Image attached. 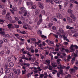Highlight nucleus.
I'll return each mask as SVG.
<instances>
[{
	"mask_svg": "<svg viewBox=\"0 0 78 78\" xmlns=\"http://www.w3.org/2000/svg\"><path fill=\"white\" fill-rule=\"evenodd\" d=\"M56 16L57 18H58V19H63V18H64V17H63V16L60 13H56Z\"/></svg>",
	"mask_w": 78,
	"mask_h": 78,
	"instance_id": "f257e3e1",
	"label": "nucleus"
},
{
	"mask_svg": "<svg viewBox=\"0 0 78 78\" xmlns=\"http://www.w3.org/2000/svg\"><path fill=\"white\" fill-rule=\"evenodd\" d=\"M12 69L11 68H9L8 69H7L5 71V73H9L11 71Z\"/></svg>",
	"mask_w": 78,
	"mask_h": 78,
	"instance_id": "f03ea898",
	"label": "nucleus"
},
{
	"mask_svg": "<svg viewBox=\"0 0 78 78\" xmlns=\"http://www.w3.org/2000/svg\"><path fill=\"white\" fill-rule=\"evenodd\" d=\"M70 16L71 17L73 18V20H75V18L73 13H70Z\"/></svg>",
	"mask_w": 78,
	"mask_h": 78,
	"instance_id": "7ed1b4c3",
	"label": "nucleus"
},
{
	"mask_svg": "<svg viewBox=\"0 0 78 78\" xmlns=\"http://www.w3.org/2000/svg\"><path fill=\"white\" fill-rule=\"evenodd\" d=\"M4 36L6 38H11L12 37V36L8 34H5L4 35Z\"/></svg>",
	"mask_w": 78,
	"mask_h": 78,
	"instance_id": "20e7f679",
	"label": "nucleus"
},
{
	"mask_svg": "<svg viewBox=\"0 0 78 78\" xmlns=\"http://www.w3.org/2000/svg\"><path fill=\"white\" fill-rule=\"evenodd\" d=\"M39 6L41 9L44 8V5L41 2H38Z\"/></svg>",
	"mask_w": 78,
	"mask_h": 78,
	"instance_id": "39448f33",
	"label": "nucleus"
},
{
	"mask_svg": "<svg viewBox=\"0 0 78 78\" xmlns=\"http://www.w3.org/2000/svg\"><path fill=\"white\" fill-rule=\"evenodd\" d=\"M67 19L68 22L69 23H71L72 21V19L69 17H67Z\"/></svg>",
	"mask_w": 78,
	"mask_h": 78,
	"instance_id": "423d86ee",
	"label": "nucleus"
},
{
	"mask_svg": "<svg viewBox=\"0 0 78 78\" xmlns=\"http://www.w3.org/2000/svg\"><path fill=\"white\" fill-rule=\"evenodd\" d=\"M73 47H74V46L73 44H72L70 46V49L72 51H75V50L73 48Z\"/></svg>",
	"mask_w": 78,
	"mask_h": 78,
	"instance_id": "0eeeda50",
	"label": "nucleus"
},
{
	"mask_svg": "<svg viewBox=\"0 0 78 78\" xmlns=\"http://www.w3.org/2000/svg\"><path fill=\"white\" fill-rule=\"evenodd\" d=\"M51 22H53L54 21H55L56 22H57V20L56 18L54 17H53L51 19Z\"/></svg>",
	"mask_w": 78,
	"mask_h": 78,
	"instance_id": "6e6552de",
	"label": "nucleus"
},
{
	"mask_svg": "<svg viewBox=\"0 0 78 78\" xmlns=\"http://www.w3.org/2000/svg\"><path fill=\"white\" fill-rule=\"evenodd\" d=\"M5 18L8 20H12V18L10 16H9L5 17Z\"/></svg>",
	"mask_w": 78,
	"mask_h": 78,
	"instance_id": "1a4fd4ad",
	"label": "nucleus"
},
{
	"mask_svg": "<svg viewBox=\"0 0 78 78\" xmlns=\"http://www.w3.org/2000/svg\"><path fill=\"white\" fill-rule=\"evenodd\" d=\"M51 65H52V66L54 67H56L57 66V64L55 62L51 63Z\"/></svg>",
	"mask_w": 78,
	"mask_h": 78,
	"instance_id": "9d476101",
	"label": "nucleus"
},
{
	"mask_svg": "<svg viewBox=\"0 0 78 78\" xmlns=\"http://www.w3.org/2000/svg\"><path fill=\"white\" fill-rule=\"evenodd\" d=\"M73 12V10H71L70 9H69L67 11L68 13H69V14H71Z\"/></svg>",
	"mask_w": 78,
	"mask_h": 78,
	"instance_id": "9b49d317",
	"label": "nucleus"
},
{
	"mask_svg": "<svg viewBox=\"0 0 78 78\" xmlns=\"http://www.w3.org/2000/svg\"><path fill=\"white\" fill-rule=\"evenodd\" d=\"M56 3H61L60 0H53Z\"/></svg>",
	"mask_w": 78,
	"mask_h": 78,
	"instance_id": "f8f14e48",
	"label": "nucleus"
},
{
	"mask_svg": "<svg viewBox=\"0 0 78 78\" xmlns=\"http://www.w3.org/2000/svg\"><path fill=\"white\" fill-rule=\"evenodd\" d=\"M9 66L10 67H12L14 66V63L12 62L10 63L9 64Z\"/></svg>",
	"mask_w": 78,
	"mask_h": 78,
	"instance_id": "ddd939ff",
	"label": "nucleus"
},
{
	"mask_svg": "<svg viewBox=\"0 0 78 78\" xmlns=\"http://www.w3.org/2000/svg\"><path fill=\"white\" fill-rule=\"evenodd\" d=\"M6 10L4 9L2 11V15H5V14H6Z\"/></svg>",
	"mask_w": 78,
	"mask_h": 78,
	"instance_id": "4468645a",
	"label": "nucleus"
},
{
	"mask_svg": "<svg viewBox=\"0 0 78 78\" xmlns=\"http://www.w3.org/2000/svg\"><path fill=\"white\" fill-rule=\"evenodd\" d=\"M58 66H60V69H64L66 67L65 66H62L61 65V64H60L58 65Z\"/></svg>",
	"mask_w": 78,
	"mask_h": 78,
	"instance_id": "2eb2a0df",
	"label": "nucleus"
},
{
	"mask_svg": "<svg viewBox=\"0 0 78 78\" xmlns=\"http://www.w3.org/2000/svg\"><path fill=\"white\" fill-rule=\"evenodd\" d=\"M20 9L22 11H23L26 10V9L23 7H20Z\"/></svg>",
	"mask_w": 78,
	"mask_h": 78,
	"instance_id": "dca6fc26",
	"label": "nucleus"
},
{
	"mask_svg": "<svg viewBox=\"0 0 78 78\" xmlns=\"http://www.w3.org/2000/svg\"><path fill=\"white\" fill-rule=\"evenodd\" d=\"M0 73L1 75L3 73V68H2L0 71Z\"/></svg>",
	"mask_w": 78,
	"mask_h": 78,
	"instance_id": "f3484780",
	"label": "nucleus"
},
{
	"mask_svg": "<svg viewBox=\"0 0 78 78\" xmlns=\"http://www.w3.org/2000/svg\"><path fill=\"white\" fill-rule=\"evenodd\" d=\"M33 72H31V73H28L27 75L28 77H30V76H31V75H32V74H33Z\"/></svg>",
	"mask_w": 78,
	"mask_h": 78,
	"instance_id": "a211bd4d",
	"label": "nucleus"
},
{
	"mask_svg": "<svg viewBox=\"0 0 78 78\" xmlns=\"http://www.w3.org/2000/svg\"><path fill=\"white\" fill-rule=\"evenodd\" d=\"M12 25L11 24H8L7 25L8 28H9V29L11 28V27H12Z\"/></svg>",
	"mask_w": 78,
	"mask_h": 78,
	"instance_id": "6ab92c4d",
	"label": "nucleus"
},
{
	"mask_svg": "<svg viewBox=\"0 0 78 78\" xmlns=\"http://www.w3.org/2000/svg\"><path fill=\"white\" fill-rule=\"evenodd\" d=\"M69 71L70 72H75V69H69Z\"/></svg>",
	"mask_w": 78,
	"mask_h": 78,
	"instance_id": "aec40b11",
	"label": "nucleus"
},
{
	"mask_svg": "<svg viewBox=\"0 0 78 78\" xmlns=\"http://www.w3.org/2000/svg\"><path fill=\"white\" fill-rule=\"evenodd\" d=\"M50 44H51L52 46H54V45H55L54 44V41H50Z\"/></svg>",
	"mask_w": 78,
	"mask_h": 78,
	"instance_id": "412c9836",
	"label": "nucleus"
},
{
	"mask_svg": "<svg viewBox=\"0 0 78 78\" xmlns=\"http://www.w3.org/2000/svg\"><path fill=\"white\" fill-rule=\"evenodd\" d=\"M75 57H73L72 58V60L71 61V62H72V64H73V62H75Z\"/></svg>",
	"mask_w": 78,
	"mask_h": 78,
	"instance_id": "4be33fe9",
	"label": "nucleus"
},
{
	"mask_svg": "<svg viewBox=\"0 0 78 78\" xmlns=\"http://www.w3.org/2000/svg\"><path fill=\"white\" fill-rule=\"evenodd\" d=\"M44 75L43 74H41L39 76V78H44Z\"/></svg>",
	"mask_w": 78,
	"mask_h": 78,
	"instance_id": "5701e85b",
	"label": "nucleus"
},
{
	"mask_svg": "<svg viewBox=\"0 0 78 78\" xmlns=\"http://www.w3.org/2000/svg\"><path fill=\"white\" fill-rule=\"evenodd\" d=\"M22 72L23 73L22 74L23 75V74H25V73H26L27 72V71L26 70H24L22 71Z\"/></svg>",
	"mask_w": 78,
	"mask_h": 78,
	"instance_id": "b1692460",
	"label": "nucleus"
},
{
	"mask_svg": "<svg viewBox=\"0 0 78 78\" xmlns=\"http://www.w3.org/2000/svg\"><path fill=\"white\" fill-rule=\"evenodd\" d=\"M36 6L34 5L31 6V8L32 9H36Z\"/></svg>",
	"mask_w": 78,
	"mask_h": 78,
	"instance_id": "393cba45",
	"label": "nucleus"
},
{
	"mask_svg": "<svg viewBox=\"0 0 78 78\" xmlns=\"http://www.w3.org/2000/svg\"><path fill=\"white\" fill-rule=\"evenodd\" d=\"M17 31H18V32H19V33H20L22 34H25V31H23V32H22L19 30H18Z\"/></svg>",
	"mask_w": 78,
	"mask_h": 78,
	"instance_id": "a878e982",
	"label": "nucleus"
},
{
	"mask_svg": "<svg viewBox=\"0 0 78 78\" xmlns=\"http://www.w3.org/2000/svg\"><path fill=\"white\" fill-rule=\"evenodd\" d=\"M0 54L1 55H5V52L3 51H1Z\"/></svg>",
	"mask_w": 78,
	"mask_h": 78,
	"instance_id": "bb28decb",
	"label": "nucleus"
},
{
	"mask_svg": "<svg viewBox=\"0 0 78 78\" xmlns=\"http://www.w3.org/2000/svg\"><path fill=\"white\" fill-rule=\"evenodd\" d=\"M45 62L47 63V64H50V60L48 59L46 60Z\"/></svg>",
	"mask_w": 78,
	"mask_h": 78,
	"instance_id": "cd10ccee",
	"label": "nucleus"
},
{
	"mask_svg": "<svg viewBox=\"0 0 78 78\" xmlns=\"http://www.w3.org/2000/svg\"><path fill=\"white\" fill-rule=\"evenodd\" d=\"M35 15H37L39 14V11H38V10L36 9L35 11Z\"/></svg>",
	"mask_w": 78,
	"mask_h": 78,
	"instance_id": "c85d7f7f",
	"label": "nucleus"
},
{
	"mask_svg": "<svg viewBox=\"0 0 78 78\" xmlns=\"http://www.w3.org/2000/svg\"><path fill=\"white\" fill-rule=\"evenodd\" d=\"M25 59L27 60V61H31V58L30 57L28 59L27 58H25Z\"/></svg>",
	"mask_w": 78,
	"mask_h": 78,
	"instance_id": "c756f323",
	"label": "nucleus"
},
{
	"mask_svg": "<svg viewBox=\"0 0 78 78\" xmlns=\"http://www.w3.org/2000/svg\"><path fill=\"white\" fill-rule=\"evenodd\" d=\"M0 34H2V35H3L4 37V35L6 34L5 33V32L4 31L1 32Z\"/></svg>",
	"mask_w": 78,
	"mask_h": 78,
	"instance_id": "7c9ffc66",
	"label": "nucleus"
},
{
	"mask_svg": "<svg viewBox=\"0 0 78 78\" xmlns=\"http://www.w3.org/2000/svg\"><path fill=\"white\" fill-rule=\"evenodd\" d=\"M48 69L49 70H51L53 69V67L51 66H49Z\"/></svg>",
	"mask_w": 78,
	"mask_h": 78,
	"instance_id": "2f4dec72",
	"label": "nucleus"
},
{
	"mask_svg": "<svg viewBox=\"0 0 78 78\" xmlns=\"http://www.w3.org/2000/svg\"><path fill=\"white\" fill-rule=\"evenodd\" d=\"M3 44V41H0V47H2V44Z\"/></svg>",
	"mask_w": 78,
	"mask_h": 78,
	"instance_id": "473e14b6",
	"label": "nucleus"
},
{
	"mask_svg": "<svg viewBox=\"0 0 78 78\" xmlns=\"http://www.w3.org/2000/svg\"><path fill=\"white\" fill-rule=\"evenodd\" d=\"M78 36V33H75V34L73 36V37H76L77 36Z\"/></svg>",
	"mask_w": 78,
	"mask_h": 78,
	"instance_id": "72a5a7b5",
	"label": "nucleus"
},
{
	"mask_svg": "<svg viewBox=\"0 0 78 78\" xmlns=\"http://www.w3.org/2000/svg\"><path fill=\"white\" fill-rule=\"evenodd\" d=\"M25 44L24 42H21L20 43V46L24 44Z\"/></svg>",
	"mask_w": 78,
	"mask_h": 78,
	"instance_id": "f704fd0d",
	"label": "nucleus"
},
{
	"mask_svg": "<svg viewBox=\"0 0 78 78\" xmlns=\"http://www.w3.org/2000/svg\"><path fill=\"white\" fill-rule=\"evenodd\" d=\"M10 15V13H9V12H8L6 14V16L5 17H9V16H9Z\"/></svg>",
	"mask_w": 78,
	"mask_h": 78,
	"instance_id": "c9c22d12",
	"label": "nucleus"
},
{
	"mask_svg": "<svg viewBox=\"0 0 78 78\" xmlns=\"http://www.w3.org/2000/svg\"><path fill=\"white\" fill-rule=\"evenodd\" d=\"M38 33H39V34L40 36L42 35V31H41L40 30H38Z\"/></svg>",
	"mask_w": 78,
	"mask_h": 78,
	"instance_id": "e433bc0d",
	"label": "nucleus"
},
{
	"mask_svg": "<svg viewBox=\"0 0 78 78\" xmlns=\"http://www.w3.org/2000/svg\"><path fill=\"white\" fill-rule=\"evenodd\" d=\"M75 0H71L70 1L69 3H73L74 2L75 3Z\"/></svg>",
	"mask_w": 78,
	"mask_h": 78,
	"instance_id": "4c0bfd02",
	"label": "nucleus"
},
{
	"mask_svg": "<svg viewBox=\"0 0 78 78\" xmlns=\"http://www.w3.org/2000/svg\"><path fill=\"white\" fill-rule=\"evenodd\" d=\"M13 9L14 11H16L17 10V8L16 7H14Z\"/></svg>",
	"mask_w": 78,
	"mask_h": 78,
	"instance_id": "58836bf2",
	"label": "nucleus"
},
{
	"mask_svg": "<svg viewBox=\"0 0 78 78\" xmlns=\"http://www.w3.org/2000/svg\"><path fill=\"white\" fill-rule=\"evenodd\" d=\"M54 36H55V37L56 38H58V35L55 34H53Z\"/></svg>",
	"mask_w": 78,
	"mask_h": 78,
	"instance_id": "ea45409f",
	"label": "nucleus"
},
{
	"mask_svg": "<svg viewBox=\"0 0 78 78\" xmlns=\"http://www.w3.org/2000/svg\"><path fill=\"white\" fill-rule=\"evenodd\" d=\"M59 73L60 74H62V73H63V70L62 69H60Z\"/></svg>",
	"mask_w": 78,
	"mask_h": 78,
	"instance_id": "a19ab883",
	"label": "nucleus"
},
{
	"mask_svg": "<svg viewBox=\"0 0 78 78\" xmlns=\"http://www.w3.org/2000/svg\"><path fill=\"white\" fill-rule=\"evenodd\" d=\"M68 3H69V1L66 0L65 3V5H67Z\"/></svg>",
	"mask_w": 78,
	"mask_h": 78,
	"instance_id": "79ce46f5",
	"label": "nucleus"
},
{
	"mask_svg": "<svg viewBox=\"0 0 78 78\" xmlns=\"http://www.w3.org/2000/svg\"><path fill=\"white\" fill-rule=\"evenodd\" d=\"M0 8H2V9H3L4 8V6H3V5L2 4L0 5Z\"/></svg>",
	"mask_w": 78,
	"mask_h": 78,
	"instance_id": "37998d69",
	"label": "nucleus"
},
{
	"mask_svg": "<svg viewBox=\"0 0 78 78\" xmlns=\"http://www.w3.org/2000/svg\"><path fill=\"white\" fill-rule=\"evenodd\" d=\"M41 14H42L43 15H44V14H45V11L44 10H42L41 11Z\"/></svg>",
	"mask_w": 78,
	"mask_h": 78,
	"instance_id": "c03bdc74",
	"label": "nucleus"
},
{
	"mask_svg": "<svg viewBox=\"0 0 78 78\" xmlns=\"http://www.w3.org/2000/svg\"><path fill=\"white\" fill-rule=\"evenodd\" d=\"M73 6V4H70L69 6L70 8H71V9L72 8Z\"/></svg>",
	"mask_w": 78,
	"mask_h": 78,
	"instance_id": "a18cd8bd",
	"label": "nucleus"
},
{
	"mask_svg": "<svg viewBox=\"0 0 78 78\" xmlns=\"http://www.w3.org/2000/svg\"><path fill=\"white\" fill-rule=\"evenodd\" d=\"M41 37H42V38H45L46 39V38H47V36H45L44 35H42L41 36Z\"/></svg>",
	"mask_w": 78,
	"mask_h": 78,
	"instance_id": "49530a36",
	"label": "nucleus"
},
{
	"mask_svg": "<svg viewBox=\"0 0 78 78\" xmlns=\"http://www.w3.org/2000/svg\"><path fill=\"white\" fill-rule=\"evenodd\" d=\"M52 25L53 23H50L48 25L49 27L50 28L51 27V26H52Z\"/></svg>",
	"mask_w": 78,
	"mask_h": 78,
	"instance_id": "de8ad7c7",
	"label": "nucleus"
},
{
	"mask_svg": "<svg viewBox=\"0 0 78 78\" xmlns=\"http://www.w3.org/2000/svg\"><path fill=\"white\" fill-rule=\"evenodd\" d=\"M10 53V51L8 50L7 51V52H6L7 55H9V54Z\"/></svg>",
	"mask_w": 78,
	"mask_h": 78,
	"instance_id": "09e8293b",
	"label": "nucleus"
},
{
	"mask_svg": "<svg viewBox=\"0 0 78 78\" xmlns=\"http://www.w3.org/2000/svg\"><path fill=\"white\" fill-rule=\"evenodd\" d=\"M15 19L16 20V21H17V22H18V21L19 20V19L16 17H15Z\"/></svg>",
	"mask_w": 78,
	"mask_h": 78,
	"instance_id": "8fccbe9b",
	"label": "nucleus"
},
{
	"mask_svg": "<svg viewBox=\"0 0 78 78\" xmlns=\"http://www.w3.org/2000/svg\"><path fill=\"white\" fill-rule=\"evenodd\" d=\"M30 51L31 53H34L35 51H34V49H31L30 50Z\"/></svg>",
	"mask_w": 78,
	"mask_h": 78,
	"instance_id": "3c124183",
	"label": "nucleus"
},
{
	"mask_svg": "<svg viewBox=\"0 0 78 78\" xmlns=\"http://www.w3.org/2000/svg\"><path fill=\"white\" fill-rule=\"evenodd\" d=\"M13 73H10V74H9V76L11 77H12V76H13Z\"/></svg>",
	"mask_w": 78,
	"mask_h": 78,
	"instance_id": "603ef678",
	"label": "nucleus"
},
{
	"mask_svg": "<svg viewBox=\"0 0 78 78\" xmlns=\"http://www.w3.org/2000/svg\"><path fill=\"white\" fill-rule=\"evenodd\" d=\"M70 58H71V57H70V55H68L67 57V59H68L69 61H70V60H69V59H70Z\"/></svg>",
	"mask_w": 78,
	"mask_h": 78,
	"instance_id": "864d4df0",
	"label": "nucleus"
},
{
	"mask_svg": "<svg viewBox=\"0 0 78 78\" xmlns=\"http://www.w3.org/2000/svg\"><path fill=\"white\" fill-rule=\"evenodd\" d=\"M69 44V43L66 42H65L64 43V45H68V44Z\"/></svg>",
	"mask_w": 78,
	"mask_h": 78,
	"instance_id": "5fc2aeb1",
	"label": "nucleus"
},
{
	"mask_svg": "<svg viewBox=\"0 0 78 78\" xmlns=\"http://www.w3.org/2000/svg\"><path fill=\"white\" fill-rule=\"evenodd\" d=\"M15 27L16 28H19V25H15Z\"/></svg>",
	"mask_w": 78,
	"mask_h": 78,
	"instance_id": "6e6d98bb",
	"label": "nucleus"
},
{
	"mask_svg": "<svg viewBox=\"0 0 78 78\" xmlns=\"http://www.w3.org/2000/svg\"><path fill=\"white\" fill-rule=\"evenodd\" d=\"M5 69H8L9 68H8V65H5Z\"/></svg>",
	"mask_w": 78,
	"mask_h": 78,
	"instance_id": "4d7b16f0",
	"label": "nucleus"
},
{
	"mask_svg": "<svg viewBox=\"0 0 78 78\" xmlns=\"http://www.w3.org/2000/svg\"><path fill=\"white\" fill-rule=\"evenodd\" d=\"M8 60L9 61H11V58L10 57H9L8 58Z\"/></svg>",
	"mask_w": 78,
	"mask_h": 78,
	"instance_id": "13d9d810",
	"label": "nucleus"
},
{
	"mask_svg": "<svg viewBox=\"0 0 78 78\" xmlns=\"http://www.w3.org/2000/svg\"><path fill=\"white\" fill-rule=\"evenodd\" d=\"M50 3H51V4H53L54 3V2H53V1L52 0H50Z\"/></svg>",
	"mask_w": 78,
	"mask_h": 78,
	"instance_id": "bf43d9fd",
	"label": "nucleus"
},
{
	"mask_svg": "<svg viewBox=\"0 0 78 78\" xmlns=\"http://www.w3.org/2000/svg\"><path fill=\"white\" fill-rule=\"evenodd\" d=\"M52 28L53 30H55L56 28V27L55 26H53L52 27Z\"/></svg>",
	"mask_w": 78,
	"mask_h": 78,
	"instance_id": "052dcab7",
	"label": "nucleus"
},
{
	"mask_svg": "<svg viewBox=\"0 0 78 78\" xmlns=\"http://www.w3.org/2000/svg\"><path fill=\"white\" fill-rule=\"evenodd\" d=\"M39 22L40 23H42V19H41L39 20Z\"/></svg>",
	"mask_w": 78,
	"mask_h": 78,
	"instance_id": "680f3d73",
	"label": "nucleus"
},
{
	"mask_svg": "<svg viewBox=\"0 0 78 78\" xmlns=\"http://www.w3.org/2000/svg\"><path fill=\"white\" fill-rule=\"evenodd\" d=\"M59 8L60 9H61V8H62V6L60 5H58Z\"/></svg>",
	"mask_w": 78,
	"mask_h": 78,
	"instance_id": "e2e57ef3",
	"label": "nucleus"
},
{
	"mask_svg": "<svg viewBox=\"0 0 78 78\" xmlns=\"http://www.w3.org/2000/svg\"><path fill=\"white\" fill-rule=\"evenodd\" d=\"M31 41H36V39L35 38H31Z\"/></svg>",
	"mask_w": 78,
	"mask_h": 78,
	"instance_id": "0e129e2a",
	"label": "nucleus"
},
{
	"mask_svg": "<svg viewBox=\"0 0 78 78\" xmlns=\"http://www.w3.org/2000/svg\"><path fill=\"white\" fill-rule=\"evenodd\" d=\"M42 44L44 46H45V42L44 41L42 42Z\"/></svg>",
	"mask_w": 78,
	"mask_h": 78,
	"instance_id": "69168bd1",
	"label": "nucleus"
},
{
	"mask_svg": "<svg viewBox=\"0 0 78 78\" xmlns=\"http://www.w3.org/2000/svg\"><path fill=\"white\" fill-rule=\"evenodd\" d=\"M33 5V2H29V5L31 6V5Z\"/></svg>",
	"mask_w": 78,
	"mask_h": 78,
	"instance_id": "338daca9",
	"label": "nucleus"
},
{
	"mask_svg": "<svg viewBox=\"0 0 78 78\" xmlns=\"http://www.w3.org/2000/svg\"><path fill=\"white\" fill-rule=\"evenodd\" d=\"M42 44H38V47H42Z\"/></svg>",
	"mask_w": 78,
	"mask_h": 78,
	"instance_id": "774afa93",
	"label": "nucleus"
}]
</instances>
